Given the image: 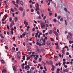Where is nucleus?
<instances>
[{
    "instance_id": "f257e3e1",
    "label": "nucleus",
    "mask_w": 73,
    "mask_h": 73,
    "mask_svg": "<svg viewBox=\"0 0 73 73\" xmlns=\"http://www.w3.org/2000/svg\"><path fill=\"white\" fill-rule=\"evenodd\" d=\"M36 7V11H40V8L39 7V5L37 3L35 5Z\"/></svg>"
},
{
    "instance_id": "f03ea898",
    "label": "nucleus",
    "mask_w": 73,
    "mask_h": 73,
    "mask_svg": "<svg viewBox=\"0 0 73 73\" xmlns=\"http://www.w3.org/2000/svg\"><path fill=\"white\" fill-rule=\"evenodd\" d=\"M15 25V23H14V22H13V21H12L10 24V28H11V27H12L13 25Z\"/></svg>"
},
{
    "instance_id": "7ed1b4c3",
    "label": "nucleus",
    "mask_w": 73,
    "mask_h": 73,
    "mask_svg": "<svg viewBox=\"0 0 73 73\" xmlns=\"http://www.w3.org/2000/svg\"><path fill=\"white\" fill-rule=\"evenodd\" d=\"M52 32L54 33V34H55V35L56 36H58V33H57V31H55L53 30L52 31Z\"/></svg>"
},
{
    "instance_id": "20e7f679",
    "label": "nucleus",
    "mask_w": 73,
    "mask_h": 73,
    "mask_svg": "<svg viewBox=\"0 0 73 73\" xmlns=\"http://www.w3.org/2000/svg\"><path fill=\"white\" fill-rule=\"evenodd\" d=\"M45 26V24H44V23H42L41 25L42 29L43 28H44Z\"/></svg>"
},
{
    "instance_id": "39448f33",
    "label": "nucleus",
    "mask_w": 73,
    "mask_h": 73,
    "mask_svg": "<svg viewBox=\"0 0 73 73\" xmlns=\"http://www.w3.org/2000/svg\"><path fill=\"white\" fill-rule=\"evenodd\" d=\"M25 11H24L22 15V17H24L25 16Z\"/></svg>"
},
{
    "instance_id": "423d86ee",
    "label": "nucleus",
    "mask_w": 73,
    "mask_h": 73,
    "mask_svg": "<svg viewBox=\"0 0 73 73\" xmlns=\"http://www.w3.org/2000/svg\"><path fill=\"white\" fill-rule=\"evenodd\" d=\"M2 73L4 72V73H7V70H6L5 69H3L2 71Z\"/></svg>"
},
{
    "instance_id": "0eeeda50",
    "label": "nucleus",
    "mask_w": 73,
    "mask_h": 73,
    "mask_svg": "<svg viewBox=\"0 0 73 73\" xmlns=\"http://www.w3.org/2000/svg\"><path fill=\"white\" fill-rule=\"evenodd\" d=\"M27 34V33L26 32H25L23 33V34H22V36L23 37H25V35Z\"/></svg>"
},
{
    "instance_id": "6e6552de",
    "label": "nucleus",
    "mask_w": 73,
    "mask_h": 73,
    "mask_svg": "<svg viewBox=\"0 0 73 73\" xmlns=\"http://www.w3.org/2000/svg\"><path fill=\"white\" fill-rule=\"evenodd\" d=\"M19 9L21 12L23 11V10H24V9H23V7H19Z\"/></svg>"
},
{
    "instance_id": "1a4fd4ad",
    "label": "nucleus",
    "mask_w": 73,
    "mask_h": 73,
    "mask_svg": "<svg viewBox=\"0 0 73 73\" xmlns=\"http://www.w3.org/2000/svg\"><path fill=\"white\" fill-rule=\"evenodd\" d=\"M26 21H26V20L24 21V24H26V25H28V22H26Z\"/></svg>"
},
{
    "instance_id": "9d476101",
    "label": "nucleus",
    "mask_w": 73,
    "mask_h": 73,
    "mask_svg": "<svg viewBox=\"0 0 73 73\" xmlns=\"http://www.w3.org/2000/svg\"><path fill=\"white\" fill-rule=\"evenodd\" d=\"M50 1H52V0H45V2L46 3H48V2H50Z\"/></svg>"
},
{
    "instance_id": "9b49d317",
    "label": "nucleus",
    "mask_w": 73,
    "mask_h": 73,
    "mask_svg": "<svg viewBox=\"0 0 73 73\" xmlns=\"http://www.w3.org/2000/svg\"><path fill=\"white\" fill-rule=\"evenodd\" d=\"M38 33H36L35 34V37L36 38H37V36H38Z\"/></svg>"
},
{
    "instance_id": "f8f14e48",
    "label": "nucleus",
    "mask_w": 73,
    "mask_h": 73,
    "mask_svg": "<svg viewBox=\"0 0 73 73\" xmlns=\"http://www.w3.org/2000/svg\"><path fill=\"white\" fill-rule=\"evenodd\" d=\"M52 30H50L49 33V35H52Z\"/></svg>"
},
{
    "instance_id": "ddd939ff",
    "label": "nucleus",
    "mask_w": 73,
    "mask_h": 73,
    "mask_svg": "<svg viewBox=\"0 0 73 73\" xmlns=\"http://www.w3.org/2000/svg\"><path fill=\"white\" fill-rule=\"evenodd\" d=\"M36 44L38 45H39V46H41V43H38V42H36Z\"/></svg>"
},
{
    "instance_id": "4468645a",
    "label": "nucleus",
    "mask_w": 73,
    "mask_h": 73,
    "mask_svg": "<svg viewBox=\"0 0 73 73\" xmlns=\"http://www.w3.org/2000/svg\"><path fill=\"white\" fill-rule=\"evenodd\" d=\"M13 69L14 70V71H15L16 70V68L15 67V66H14L13 67Z\"/></svg>"
},
{
    "instance_id": "2eb2a0df",
    "label": "nucleus",
    "mask_w": 73,
    "mask_h": 73,
    "mask_svg": "<svg viewBox=\"0 0 73 73\" xmlns=\"http://www.w3.org/2000/svg\"><path fill=\"white\" fill-rule=\"evenodd\" d=\"M20 4L22 5H24V3H23V1H21L20 2Z\"/></svg>"
},
{
    "instance_id": "dca6fc26",
    "label": "nucleus",
    "mask_w": 73,
    "mask_h": 73,
    "mask_svg": "<svg viewBox=\"0 0 73 73\" xmlns=\"http://www.w3.org/2000/svg\"><path fill=\"white\" fill-rule=\"evenodd\" d=\"M15 22H17V17H15Z\"/></svg>"
},
{
    "instance_id": "f3484780",
    "label": "nucleus",
    "mask_w": 73,
    "mask_h": 73,
    "mask_svg": "<svg viewBox=\"0 0 73 73\" xmlns=\"http://www.w3.org/2000/svg\"><path fill=\"white\" fill-rule=\"evenodd\" d=\"M21 53H20V51H18L17 52V55H20V54H21Z\"/></svg>"
},
{
    "instance_id": "a211bd4d",
    "label": "nucleus",
    "mask_w": 73,
    "mask_h": 73,
    "mask_svg": "<svg viewBox=\"0 0 73 73\" xmlns=\"http://www.w3.org/2000/svg\"><path fill=\"white\" fill-rule=\"evenodd\" d=\"M31 56H29L28 57H27V60H29V59H31Z\"/></svg>"
},
{
    "instance_id": "6ab92c4d",
    "label": "nucleus",
    "mask_w": 73,
    "mask_h": 73,
    "mask_svg": "<svg viewBox=\"0 0 73 73\" xmlns=\"http://www.w3.org/2000/svg\"><path fill=\"white\" fill-rule=\"evenodd\" d=\"M23 60H25V56H23Z\"/></svg>"
},
{
    "instance_id": "aec40b11",
    "label": "nucleus",
    "mask_w": 73,
    "mask_h": 73,
    "mask_svg": "<svg viewBox=\"0 0 73 73\" xmlns=\"http://www.w3.org/2000/svg\"><path fill=\"white\" fill-rule=\"evenodd\" d=\"M50 62L51 65H52L53 64V62H52V60H50Z\"/></svg>"
},
{
    "instance_id": "412c9836",
    "label": "nucleus",
    "mask_w": 73,
    "mask_h": 73,
    "mask_svg": "<svg viewBox=\"0 0 73 73\" xmlns=\"http://www.w3.org/2000/svg\"><path fill=\"white\" fill-rule=\"evenodd\" d=\"M31 57H36V55H31L30 56Z\"/></svg>"
},
{
    "instance_id": "4be33fe9",
    "label": "nucleus",
    "mask_w": 73,
    "mask_h": 73,
    "mask_svg": "<svg viewBox=\"0 0 73 73\" xmlns=\"http://www.w3.org/2000/svg\"><path fill=\"white\" fill-rule=\"evenodd\" d=\"M0 36L1 38H4V36H3V35H2V34H0Z\"/></svg>"
},
{
    "instance_id": "5701e85b",
    "label": "nucleus",
    "mask_w": 73,
    "mask_h": 73,
    "mask_svg": "<svg viewBox=\"0 0 73 73\" xmlns=\"http://www.w3.org/2000/svg\"><path fill=\"white\" fill-rule=\"evenodd\" d=\"M47 44L48 46L50 45V43H48V42H47Z\"/></svg>"
},
{
    "instance_id": "b1692460",
    "label": "nucleus",
    "mask_w": 73,
    "mask_h": 73,
    "mask_svg": "<svg viewBox=\"0 0 73 73\" xmlns=\"http://www.w3.org/2000/svg\"><path fill=\"white\" fill-rule=\"evenodd\" d=\"M65 23L66 25H68V23L66 22V20H65Z\"/></svg>"
},
{
    "instance_id": "393cba45",
    "label": "nucleus",
    "mask_w": 73,
    "mask_h": 73,
    "mask_svg": "<svg viewBox=\"0 0 73 73\" xmlns=\"http://www.w3.org/2000/svg\"><path fill=\"white\" fill-rule=\"evenodd\" d=\"M1 62H2V64H4L5 63V62L3 60H1Z\"/></svg>"
},
{
    "instance_id": "a878e982",
    "label": "nucleus",
    "mask_w": 73,
    "mask_h": 73,
    "mask_svg": "<svg viewBox=\"0 0 73 73\" xmlns=\"http://www.w3.org/2000/svg\"><path fill=\"white\" fill-rule=\"evenodd\" d=\"M28 48H29V50H27V51H29V50H30V51H31V50H32V49H31V50H30V49H29V47H28Z\"/></svg>"
},
{
    "instance_id": "bb28decb",
    "label": "nucleus",
    "mask_w": 73,
    "mask_h": 73,
    "mask_svg": "<svg viewBox=\"0 0 73 73\" xmlns=\"http://www.w3.org/2000/svg\"><path fill=\"white\" fill-rule=\"evenodd\" d=\"M7 35H10V33H9V31H7Z\"/></svg>"
},
{
    "instance_id": "cd10ccee",
    "label": "nucleus",
    "mask_w": 73,
    "mask_h": 73,
    "mask_svg": "<svg viewBox=\"0 0 73 73\" xmlns=\"http://www.w3.org/2000/svg\"><path fill=\"white\" fill-rule=\"evenodd\" d=\"M60 18H61V16H58V20H60Z\"/></svg>"
},
{
    "instance_id": "c85d7f7f",
    "label": "nucleus",
    "mask_w": 73,
    "mask_h": 73,
    "mask_svg": "<svg viewBox=\"0 0 73 73\" xmlns=\"http://www.w3.org/2000/svg\"><path fill=\"white\" fill-rule=\"evenodd\" d=\"M52 13H51V11H50L49 12V15L50 16H51V15H52Z\"/></svg>"
},
{
    "instance_id": "c756f323",
    "label": "nucleus",
    "mask_w": 73,
    "mask_h": 73,
    "mask_svg": "<svg viewBox=\"0 0 73 73\" xmlns=\"http://www.w3.org/2000/svg\"><path fill=\"white\" fill-rule=\"evenodd\" d=\"M53 21L54 22H55V23H56V22H57V20H56V19H54Z\"/></svg>"
},
{
    "instance_id": "7c9ffc66",
    "label": "nucleus",
    "mask_w": 73,
    "mask_h": 73,
    "mask_svg": "<svg viewBox=\"0 0 73 73\" xmlns=\"http://www.w3.org/2000/svg\"><path fill=\"white\" fill-rule=\"evenodd\" d=\"M12 18H9V20L10 22H11V21H12Z\"/></svg>"
},
{
    "instance_id": "2f4dec72",
    "label": "nucleus",
    "mask_w": 73,
    "mask_h": 73,
    "mask_svg": "<svg viewBox=\"0 0 73 73\" xmlns=\"http://www.w3.org/2000/svg\"><path fill=\"white\" fill-rule=\"evenodd\" d=\"M7 28L8 29H9V25H7Z\"/></svg>"
},
{
    "instance_id": "473e14b6",
    "label": "nucleus",
    "mask_w": 73,
    "mask_h": 73,
    "mask_svg": "<svg viewBox=\"0 0 73 73\" xmlns=\"http://www.w3.org/2000/svg\"><path fill=\"white\" fill-rule=\"evenodd\" d=\"M31 11L32 12H34V10L33 9H32L31 10Z\"/></svg>"
},
{
    "instance_id": "72a5a7b5",
    "label": "nucleus",
    "mask_w": 73,
    "mask_h": 73,
    "mask_svg": "<svg viewBox=\"0 0 73 73\" xmlns=\"http://www.w3.org/2000/svg\"><path fill=\"white\" fill-rule=\"evenodd\" d=\"M56 49H59V46H57L56 47Z\"/></svg>"
},
{
    "instance_id": "f704fd0d",
    "label": "nucleus",
    "mask_w": 73,
    "mask_h": 73,
    "mask_svg": "<svg viewBox=\"0 0 73 73\" xmlns=\"http://www.w3.org/2000/svg\"><path fill=\"white\" fill-rule=\"evenodd\" d=\"M25 65H27V61H25Z\"/></svg>"
},
{
    "instance_id": "c9c22d12",
    "label": "nucleus",
    "mask_w": 73,
    "mask_h": 73,
    "mask_svg": "<svg viewBox=\"0 0 73 73\" xmlns=\"http://www.w3.org/2000/svg\"><path fill=\"white\" fill-rule=\"evenodd\" d=\"M65 71H66V72L67 73H68V70L67 69H65Z\"/></svg>"
},
{
    "instance_id": "e433bc0d",
    "label": "nucleus",
    "mask_w": 73,
    "mask_h": 73,
    "mask_svg": "<svg viewBox=\"0 0 73 73\" xmlns=\"http://www.w3.org/2000/svg\"><path fill=\"white\" fill-rule=\"evenodd\" d=\"M33 62H34V64H36V63H37L36 61L35 60H34L33 61Z\"/></svg>"
},
{
    "instance_id": "4c0bfd02",
    "label": "nucleus",
    "mask_w": 73,
    "mask_h": 73,
    "mask_svg": "<svg viewBox=\"0 0 73 73\" xmlns=\"http://www.w3.org/2000/svg\"><path fill=\"white\" fill-rule=\"evenodd\" d=\"M63 64L64 66H65V65L66 64V62H63Z\"/></svg>"
},
{
    "instance_id": "58836bf2",
    "label": "nucleus",
    "mask_w": 73,
    "mask_h": 73,
    "mask_svg": "<svg viewBox=\"0 0 73 73\" xmlns=\"http://www.w3.org/2000/svg\"><path fill=\"white\" fill-rule=\"evenodd\" d=\"M68 35H69V36H70L71 38H72V34H71V33H69Z\"/></svg>"
},
{
    "instance_id": "ea45409f",
    "label": "nucleus",
    "mask_w": 73,
    "mask_h": 73,
    "mask_svg": "<svg viewBox=\"0 0 73 73\" xmlns=\"http://www.w3.org/2000/svg\"><path fill=\"white\" fill-rule=\"evenodd\" d=\"M20 2V1H19V0H17L16 1V3H17V4L19 3V2Z\"/></svg>"
},
{
    "instance_id": "a19ab883",
    "label": "nucleus",
    "mask_w": 73,
    "mask_h": 73,
    "mask_svg": "<svg viewBox=\"0 0 73 73\" xmlns=\"http://www.w3.org/2000/svg\"><path fill=\"white\" fill-rule=\"evenodd\" d=\"M45 19H46V16H44L43 17V19L44 20H45Z\"/></svg>"
},
{
    "instance_id": "79ce46f5",
    "label": "nucleus",
    "mask_w": 73,
    "mask_h": 73,
    "mask_svg": "<svg viewBox=\"0 0 73 73\" xmlns=\"http://www.w3.org/2000/svg\"><path fill=\"white\" fill-rule=\"evenodd\" d=\"M37 11V13L38 14V15H40V12H39V11Z\"/></svg>"
},
{
    "instance_id": "37998d69",
    "label": "nucleus",
    "mask_w": 73,
    "mask_h": 73,
    "mask_svg": "<svg viewBox=\"0 0 73 73\" xmlns=\"http://www.w3.org/2000/svg\"><path fill=\"white\" fill-rule=\"evenodd\" d=\"M60 21H63V18H61L60 19Z\"/></svg>"
},
{
    "instance_id": "c03bdc74",
    "label": "nucleus",
    "mask_w": 73,
    "mask_h": 73,
    "mask_svg": "<svg viewBox=\"0 0 73 73\" xmlns=\"http://www.w3.org/2000/svg\"><path fill=\"white\" fill-rule=\"evenodd\" d=\"M41 60H42V58H39V62H40V61H41Z\"/></svg>"
},
{
    "instance_id": "a18cd8bd",
    "label": "nucleus",
    "mask_w": 73,
    "mask_h": 73,
    "mask_svg": "<svg viewBox=\"0 0 73 73\" xmlns=\"http://www.w3.org/2000/svg\"><path fill=\"white\" fill-rule=\"evenodd\" d=\"M51 70H52V71H54V68H52L51 69Z\"/></svg>"
},
{
    "instance_id": "49530a36",
    "label": "nucleus",
    "mask_w": 73,
    "mask_h": 73,
    "mask_svg": "<svg viewBox=\"0 0 73 73\" xmlns=\"http://www.w3.org/2000/svg\"><path fill=\"white\" fill-rule=\"evenodd\" d=\"M52 68H56V67L54 66L53 65H52Z\"/></svg>"
},
{
    "instance_id": "de8ad7c7",
    "label": "nucleus",
    "mask_w": 73,
    "mask_h": 73,
    "mask_svg": "<svg viewBox=\"0 0 73 73\" xmlns=\"http://www.w3.org/2000/svg\"><path fill=\"white\" fill-rule=\"evenodd\" d=\"M38 18L39 19H41V16H40V15H39Z\"/></svg>"
},
{
    "instance_id": "09e8293b",
    "label": "nucleus",
    "mask_w": 73,
    "mask_h": 73,
    "mask_svg": "<svg viewBox=\"0 0 73 73\" xmlns=\"http://www.w3.org/2000/svg\"><path fill=\"white\" fill-rule=\"evenodd\" d=\"M57 13H55V17H57Z\"/></svg>"
},
{
    "instance_id": "8fccbe9b",
    "label": "nucleus",
    "mask_w": 73,
    "mask_h": 73,
    "mask_svg": "<svg viewBox=\"0 0 73 73\" xmlns=\"http://www.w3.org/2000/svg\"><path fill=\"white\" fill-rule=\"evenodd\" d=\"M66 55L68 56V55H69V53L68 52H67L66 53Z\"/></svg>"
},
{
    "instance_id": "3c124183",
    "label": "nucleus",
    "mask_w": 73,
    "mask_h": 73,
    "mask_svg": "<svg viewBox=\"0 0 73 73\" xmlns=\"http://www.w3.org/2000/svg\"><path fill=\"white\" fill-rule=\"evenodd\" d=\"M12 3L13 4H14V5H15V2L14 1H12Z\"/></svg>"
},
{
    "instance_id": "603ef678",
    "label": "nucleus",
    "mask_w": 73,
    "mask_h": 73,
    "mask_svg": "<svg viewBox=\"0 0 73 73\" xmlns=\"http://www.w3.org/2000/svg\"><path fill=\"white\" fill-rule=\"evenodd\" d=\"M33 7V6H32V5H30V7L32 8Z\"/></svg>"
},
{
    "instance_id": "864d4df0",
    "label": "nucleus",
    "mask_w": 73,
    "mask_h": 73,
    "mask_svg": "<svg viewBox=\"0 0 73 73\" xmlns=\"http://www.w3.org/2000/svg\"><path fill=\"white\" fill-rule=\"evenodd\" d=\"M15 5L16 7H19V6L18 5H17V4H15Z\"/></svg>"
},
{
    "instance_id": "5fc2aeb1",
    "label": "nucleus",
    "mask_w": 73,
    "mask_h": 73,
    "mask_svg": "<svg viewBox=\"0 0 73 73\" xmlns=\"http://www.w3.org/2000/svg\"><path fill=\"white\" fill-rule=\"evenodd\" d=\"M5 48L6 49H7L8 48V47L7 46H5Z\"/></svg>"
},
{
    "instance_id": "6e6d98bb",
    "label": "nucleus",
    "mask_w": 73,
    "mask_h": 73,
    "mask_svg": "<svg viewBox=\"0 0 73 73\" xmlns=\"http://www.w3.org/2000/svg\"><path fill=\"white\" fill-rule=\"evenodd\" d=\"M35 29L34 28H33L32 29V31L33 32H34V31H35Z\"/></svg>"
},
{
    "instance_id": "4d7b16f0",
    "label": "nucleus",
    "mask_w": 73,
    "mask_h": 73,
    "mask_svg": "<svg viewBox=\"0 0 73 73\" xmlns=\"http://www.w3.org/2000/svg\"><path fill=\"white\" fill-rule=\"evenodd\" d=\"M46 64H48V65H49L50 64H49V62H48V61H46Z\"/></svg>"
},
{
    "instance_id": "13d9d810",
    "label": "nucleus",
    "mask_w": 73,
    "mask_h": 73,
    "mask_svg": "<svg viewBox=\"0 0 73 73\" xmlns=\"http://www.w3.org/2000/svg\"><path fill=\"white\" fill-rule=\"evenodd\" d=\"M18 14H19V12H18V11H17L15 12V14L16 15H18Z\"/></svg>"
},
{
    "instance_id": "bf43d9fd",
    "label": "nucleus",
    "mask_w": 73,
    "mask_h": 73,
    "mask_svg": "<svg viewBox=\"0 0 73 73\" xmlns=\"http://www.w3.org/2000/svg\"><path fill=\"white\" fill-rule=\"evenodd\" d=\"M58 65L59 66H61V63L60 62L59 63H58Z\"/></svg>"
},
{
    "instance_id": "052dcab7",
    "label": "nucleus",
    "mask_w": 73,
    "mask_h": 73,
    "mask_svg": "<svg viewBox=\"0 0 73 73\" xmlns=\"http://www.w3.org/2000/svg\"><path fill=\"white\" fill-rule=\"evenodd\" d=\"M11 34L13 35V31H11Z\"/></svg>"
},
{
    "instance_id": "680f3d73",
    "label": "nucleus",
    "mask_w": 73,
    "mask_h": 73,
    "mask_svg": "<svg viewBox=\"0 0 73 73\" xmlns=\"http://www.w3.org/2000/svg\"><path fill=\"white\" fill-rule=\"evenodd\" d=\"M46 41V40H45V39H44L43 40V42H44V43H45Z\"/></svg>"
},
{
    "instance_id": "e2e57ef3",
    "label": "nucleus",
    "mask_w": 73,
    "mask_h": 73,
    "mask_svg": "<svg viewBox=\"0 0 73 73\" xmlns=\"http://www.w3.org/2000/svg\"><path fill=\"white\" fill-rule=\"evenodd\" d=\"M64 67L65 68H66L67 67H68V66H67V65H64Z\"/></svg>"
},
{
    "instance_id": "0e129e2a",
    "label": "nucleus",
    "mask_w": 73,
    "mask_h": 73,
    "mask_svg": "<svg viewBox=\"0 0 73 73\" xmlns=\"http://www.w3.org/2000/svg\"><path fill=\"white\" fill-rule=\"evenodd\" d=\"M17 58H19V59H20V57L19 56H17Z\"/></svg>"
},
{
    "instance_id": "69168bd1",
    "label": "nucleus",
    "mask_w": 73,
    "mask_h": 73,
    "mask_svg": "<svg viewBox=\"0 0 73 73\" xmlns=\"http://www.w3.org/2000/svg\"><path fill=\"white\" fill-rule=\"evenodd\" d=\"M31 69L32 70H34V69H35V68L33 67H32L31 68Z\"/></svg>"
},
{
    "instance_id": "338daca9",
    "label": "nucleus",
    "mask_w": 73,
    "mask_h": 73,
    "mask_svg": "<svg viewBox=\"0 0 73 73\" xmlns=\"http://www.w3.org/2000/svg\"><path fill=\"white\" fill-rule=\"evenodd\" d=\"M43 73H46V72H45V70H43Z\"/></svg>"
},
{
    "instance_id": "774afa93",
    "label": "nucleus",
    "mask_w": 73,
    "mask_h": 73,
    "mask_svg": "<svg viewBox=\"0 0 73 73\" xmlns=\"http://www.w3.org/2000/svg\"><path fill=\"white\" fill-rule=\"evenodd\" d=\"M18 50H19V48H16V51H18Z\"/></svg>"
}]
</instances>
